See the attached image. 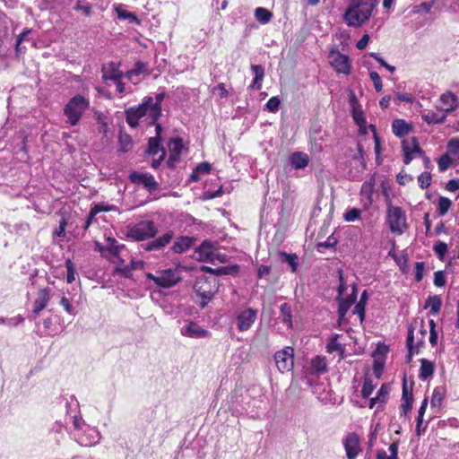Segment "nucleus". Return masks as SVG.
Masks as SVG:
<instances>
[{"label": "nucleus", "instance_id": "obj_1", "mask_svg": "<svg viewBox=\"0 0 459 459\" xmlns=\"http://www.w3.org/2000/svg\"><path fill=\"white\" fill-rule=\"evenodd\" d=\"M164 100V93H159L152 97H147L143 102L135 108L126 111V121L132 127H136L141 123L154 125L161 114V102Z\"/></svg>", "mask_w": 459, "mask_h": 459}, {"label": "nucleus", "instance_id": "obj_2", "mask_svg": "<svg viewBox=\"0 0 459 459\" xmlns=\"http://www.w3.org/2000/svg\"><path fill=\"white\" fill-rule=\"evenodd\" d=\"M377 0H350L342 18L349 27L358 28L369 21Z\"/></svg>", "mask_w": 459, "mask_h": 459}, {"label": "nucleus", "instance_id": "obj_3", "mask_svg": "<svg viewBox=\"0 0 459 459\" xmlns=\"http://www.w3.org/2000/svg\"><path fill=\"white\" fill-rule=\"evenodd\" d=\"M385 221L390 231L398 236L403 235L408 229L405 212L391 204L387 205Z\"/></svg>", "mask_w": 459, "mask_h": 459}, {"label": "nucleus", "instance_id": "obj_4", "mask_svg": "<svg viewBox=\"0 0 459 459\" xmlns=\"http://www.w3.org/2000/svg\"><path fill=\"white\" fill-rule=\"evenodd\" d=\"M88 108L89 100L80 94L73 97L64 108L67 123L71 126H76Z\"/></svg>", "mask_w": 459, "mask_h": 459}, {"label": "nucleus", "instance_id": "obj_5", "mask_svg": "<svg viewBox=\"0 0 459 459\" xmlns=\"http://www.w3.org/2000/svg\"><path fill=\"white\" fill-rule=\"evenodd\" d=\"M194 290L202 299L200 302L201 307H204L218 290V282L215 278L203 276L195 281Z\"/></svg>", "mask_w": 459, "mask_h": 459}, {"label": "nucleus", "instance_id": "obj_6", "mask_svg": "<svg viewBox=\"0 0 459 459\" xmlns=\"http://www.w3.org/2000/svg\"><path fill=\"white\" fill-rule=\"evenodd\" d=\"M158 230L152 221H141L138 223L128 226L127 237L135 240L142 241L151 238L156 235Z\"/></svg>", "mask_w": 459, "mask_h": 459}, {"label": "nucleus", "instance_id": "obj_7", "mask_svg": "<svg viewBox=\"0 0 459 459\" xmlns=\"http://www.w3.org/2000/svg\"><path fill=\"white\" fill-rule=\"evenodd\" d=\"M197 255L201 261L213 264L217 263L223 264L228 261L227 255L221 253L219 248L208 241L202 243L197 250Z\"/></svg>", "mask_w": 459, "mask_h": 459}, {"label": "nucleus", "instance_id": "obj_8", "mask_svg": "<svg viewBox=\"0 0 459 459\" xmlns=\"http://www.w3.org/2000/svg\"><path fill=\"white\" fill-rule=\"evenodd\" d=\"M328 59L329 64L337 74H351L352 65L349 56L333 49L329 53Z\"/></svg>", "mask_w": 459, "mask_h": 459}, {"label": "nucleus", "instance_id": "obj_9", "mask_svg": "<svg viewBox=\"0 0 459 459\" xmlns=\"http://www.w3.org/2000/svg\"><path fill=\"white\" fill-rule=\"evenodd\" d=\"M146 277L147 279L153 281L156 285L162 288H170L179 281L178 272L172 269L162 271L159 273L158 275L148 273H146Z\"/></svg>", "mask_w": 459, "mask_h": 459}, {"label": "nucleus", "instance_id": "obj_10", "mask_svg": "<svg viewBox=\"0 0 459 459\" xmlns=\"http://www.w3.org/2000/svg\"><path fill=\"white\" fill-rule=\"evenodd\" d=\"M350 104L351 108L352 118L356 125L359 126V134H367L368 128L369 127L367 126V120L364 112L353 92H351L350 94Z\"/></svg>", "mask_w": 459, "mask_h": 459}, {"label": "nucleus", "instance_id": "obj_11", "mask_svg": "<svg viewBox=\"0 0 459 459\" xmlns=\"http://www.w3.org/2000/svg\"><path fill=\"white\" fill-rule=\"evenodd\" d=\"M294 351L291 347H286L274 355L277 368L281 373L290 371L294 365Z\"/></svg>", "mask_w": 459, "mask_h": 459}, {"label": "nucleus", "instance_id": "obj_12", "mask_svg": "<svg viewBox=\"0 0 459 459\" xmlns=\"http://www.w3.org/2000/svg\"><path fill=\"white\" fill-rule=\"evenodd\" d=\"M81 446H91L100 442V434L96 428L86 426L84 429L74 433Z\"/></svg>", "mask_w": 459, "mask_h": 459}, {"label": "nucleus", "instance_id": "obj_13", "mask_svg": "<svg viewBox=\"0 0 459 459\" xmlns=\"http://www.w3.org/2000/svg\"><path fill=\"white\" fill-rule=\"evenodd\" d=\"M180 333L188 338L203 339L210 336V333L197 323L189 321L180 329Z\"/></svg>", "mask_w": 459, "mask_h": 459}, {"label": "nucleus", "instance_id": "obj_14", "mask_svg": "<svg viewBox=\"0 0 459 459\" xmlns=\"http://www.w3.org/2000/svg\"><path fill=\"white\" fill-rule=\"evenodd\" d=\"M438 102V108L441 109V111L446 113V117L448 114L454 112L459 106L458 97L450 91H446L441 94Z\"/></svg>", "mask_w": 459, "mask_h": 459}, {"label": "nucleus", "instance_id": "obj_15", "mask_svg": "<svg viewBox=\"0 0 459 459\" xmlns=\"http://www.w3.org/2000/svg\"><path fill=\"white\" fill-rule=\"evenodd\" d=\"M347 459H356L361 452L360 440L356 433H350L343 440Z\"/></svg>", "mask_w": 459, "mask_h": 459}, {"label": "nucleus", "instance_id": "obj_16", "mask_svg": "<svg viewBox=\"0 0 459 459\" xmlns=\"http://www.w3.org/2000/svg\"><path fill=\"white\" fill-rule=\"evenodd\" d=\"M257 310L248 307L241 311L237 316V326L240 332L247 331L255 323Z\"/></svg>", "mask_w": 459, "mask_h": 459}, {"label": "nucleus", "instance_id": "obj_17", "mask_svg": "<svg viewBox=\"0 0 459 459\" xmlns=\"http://www.w3.org/2000/svg\"><path fill=\"white\" fill-rule=\"evenodd\" d=\"M123 77V72L119 69V64L108 62L102 66V79L104 82L117 81Z\"/></svg>", "mask_w": 459, "mask_h": 459}, {"label": "nucleus", "instance_id": "obj_18", "mask_svg": "<svg viewBox=\"0 0 459 459\" xmlns=\"http://www.w3.org/2000/svg\"><path fill=\"white\" fill-rule=\"evenodd\" d=\"M182 150L183 142L180 138L172 139L169 143V157L168 160V164L169 167H174L176 163L179 160Z\"/></svg>", "mask_w": 459, "mask_h": 459}, {"label": "nucleus", "instance_id": "obj_19", "mask_svg": "<svg viewBox=\"0 0 459 459\" xmlns=\"http://www.w3.org/2000/svg\"><path fill=\"white\" fill-rule=\"evenodd\" d=\"M50 298L51 290L49 288L39 290L33 305V313L39 314L41 312L48 306Z\"/></svg>", "mask_w": 459, "mask_h": 459}, {"label": "nucleus", "instance_id": "obj_20", "mask_svg": "<svg viewBox=\"0 0 459 459\" xmlns=\"http://www.w3.org/2000/svg\"><path fill=\"white\" fill-rule=\"evenodd\" d=\"M403 162L405 164L411 163V161L414 159V157L419 154L422 155L423 152L420 148V146L416 143L414 140L411 142H403Z\"/></svg>", "mask_w": 459, "mask_h": 459}, {"label": "nucleus", "instance_id": "obj_21", "mask_svg": "<svg viewBox=\"0 0 459 459\" xmlns=\"http://www.w3.org/2000/svg\"><path fill=\"white\" fill-rule=\"evenodd\" d=\"M130 178L133 182L141 183L149 189H156L158 186L157 182L152 175L133 172L130 175Z\"/></svg>", "mask_w": 459, "mask_h": 459}, {"label": "nucleus", "instance_id": "obj_22", "mask_svg": "<svg viewBox=\"0 0 459 459\" xmlns=\"http://www.w3.org/2000/svg\"><path fill=\"white\" fill-rule=\"evenodd\" d=\"M173 232L168 231L162 236L159 237L158 238L152 240V242L148 243L145 250L146 251H152V250H158L165 246H167L173 238Z\"/></svg>", "mask_w": 459, "mask_h": 459}, {"label": "nucleus", "instance_id": "obj_23", "mask_svg": "<svg viewBox=\"0 0 459 459\" xmlns=\"http://www.w3.org/2000/svg\"><path fill=\"white\" fill-rule=\"evenodd\" d=\"M421 117L429 125L441 124L446 119V113L441 111L439 108L437 110H429L422 113Z\"/></svg>", "mask_w": 459, "mask_h": 459}, {"label": "nucleus", "instance_id": "obj_24", "mask_svg": "<svg viewBox=\"0 0 459 459\" xmlns=\"http://www.w3.org/2000/svg\"><path fill=\"white\" fill-rule=\"evenodd\" d=\"M251 71L254 74V80L250 88L258 91L262 88V82L264 77V68L261 65H252Z\"/></svg>", "mask_w": 459, "mask_h": 459}, {"label": "nucleus", "instance_id": "obj_25", "mask_svg": "<svg viewBox=\"0 0 459 459\" xmlns=\"http://www.w3.org/2000/svg\"><path fill=\"white\" fill-rule=\"evenodd\" d=\"M392 130L394 135L403 137L411 132V126L403 119H394L392 123Z\"/></svg>", "mask_w": 459, "mask_h": 459}, {"label": "nucleus", "instance_id": "obj_26", "mask_svg": "<svg viewBox=\"0 0 459 459\" xmlns=\"http://www.w3.org/2000/svg\"><path fill=\"white\" fill-rule=\"evenodd\" d=\"M412 407V394L407 389L406 383H403V397L400 410L402 414L406 416L411 410Z\"/></svg>", "mask_w": 459, "mask_h": 459}, {"label": "nucleus", "instance_id": "obj_27", "mask_svg": "<svg viewBox=\"0 0 459 459\" xmlns=\"http://www.w3.org/2000/svg\"><path fill=\"white\" fill-rule=\"evenodd\" d=\"M309 158L307 154L303 152H295L290 156L291 166L295 169H302L308 164Z\"/></svg>", "mask_w": 459, "mask_h": 459}, {"label": "nucleus", "instance_id": "obj_28", "mask_svg": "<svg viewBox=\"0 0 459 459\" xmlns=\"http://www.w3.org/2000/svg\"><path fill=\"white\" fill-rule=\"evenodd\" d=\"M279 319L287 326V328L292 327L291 307L288 303L281 305Z\"/></svg>", "mask_w": 459, "mask_h": 459}, {"label": "nucleus", "instance_id": "obj_29", "mask_svg": "<svg viewBox=\"0 0 459 459\" xmlns=\"http://www.w3.org/2000/svg\"><path fill=\"white\" fill-rule=\"evenodd\" d=\"M420 361V368L419 377L421 380H427L434 373V368H435L434 364L426 359H421Z\"/></svg>", "mask_w": 459, "mask_h": 459}, {"label": "nucleus", "instance_id": "obj_30", "mask_svg": "<svg viewBox=\"0 0 459 459\" xmlns=\"http://www.w3.org/2000/svg\"><path fill=\"white\" fill-rule=\"evenodd\" d=\"M389 394V387L386 385H382L377 391L376 397L371 398L369 402V408H373L376 404H383L386 402Z\"/></svg>", "mask_w": 459, "mask_h": 459}, {"label": "nucleus", "instance_id": "obj_31", "mask_svg": "<svg viewBox=\"0 0 459 459\" xmlns=\"http://www.w3.org/2000/svg\"><path fill=\"white\" fill-rule=\"evenodd\" d=\"M355 287H351V296L347 298H339L340 299V305H339V313L341 316H343L344 314L347 312V310L350 308V307L354 303L355 301Z\"/></svg>", "mask_w": 459, "mask_h": 459}, {"label": "nucleus", "instance_id": "obj_32", "mask_svg": "<svg viewBox=\"0 0 459 459\" xmlns=\"http://www.w3.org/2000/svg\"><path fill=\"white\" fill-rule=\"evenodd\" d=\"M192 245V239L188 237H180L178 238L172 246V250L174 253H183L187 250Z\"/></svg>", "mask_w": 459, "mask_h": 459}, {"label": "nucleus", "instance_id": "obj_33", "mask_svg": "<svg viewBox=\"0 0 459 459\" xmlns=\"http://www.w3.org/2000/svg\"><path fill=\"white\" fill-rule=\"evenodd\" d=\"M389 453L390 455H387V453L385 450H379L377 454V459H398V443L393 442L389 446Z\"/></svg>", "mask_w": 459, "mask_h": 459}, {"label": "nucleus", "instance_id": "obj_34", "mask_svg": "<svg viewBox=\"0 0 459 459\" xmlns=\"http://www.w3.org/2000/svg\"><path fill=\"white\" fill-rule=\"evenodd\" d=\"M311 369L317 374L325 373L327 370V362L325 358L316 356L311 361Z\"/></svg>", "mask_w": 459, "mask_h": 459}, {"label": "nucleus", "instance_id": "obj_35", "mask_svg": "<svg viewBox=\"0 0 459 459\" xmlns=\"http://www.w3.org/2000/svg\"><path fill=\"white\" fill-rule=\"evenodd\" d=\"M254 14H255V19L261 24L268 23L273 18V13L269 10H267L266 8H264V7H257L255 10Z\"/></svg>", "mask_w": 459, "mask_h": 459}, {"label": "nucleus", "instance_id": "obj_36", "mask_svg": "<svg viewBox=\"0 0 459 459\" xmlns=\"http://www.w3.org/2000/svg\"><path fill=\"white\" fill-rule=\"evenodd\" d=\"M442 301L439 296H431L426 300L425 307L430 308V313L433 316L437 315L440 311Z\"/></svg>", "mask_w": 459, "mask_h": 459}, {"label": "nucleus", "instance_id": "obj_37", "mask_svg": "<svg viewBox=\"0 0 459 459\" xmlns=\"http://www.w3.org/2000/svg\"><path fill=\"white\" fill-rule=\"evenodd\" d=\"M406 346L408 349V357H409V359H411L414 353H418V349L414 345V333H413L412 326H410L408 329Z\"/></svg>", "mask_w": 459, "mask_h": 459}, {"label": "nucleus", "instance_id": "obj_38", "mask_svg": "<svg viewBox=\"0 0 459 459\" xmlns=\"http://www.w3.org/2000/svg\"><path fill=\"white\" fill-rule=\"evenodd\" d=\"M279 255L281 260L289 264L291 271L294 273L298 268V256L295 254H288L285 252H280Z\"/></svg>", "mask_w": 459, "mask_h": 459}, {"label": "nucleus", "instance_id": "obj_39", "mask_svg": "<svg viewBox=\"0 0 459 459\" xmlns=\"http://www.w3.org/2000/svg\"><path fill=\"white\" fill-rule=\"evenodd\" d=\"M445 397V390L443 387H436L433 391L430 404L432 407H439Z\"/></svg>", "mask_w": 459, "mask_h": 459}, {"label": "nucleus", "instance_id": "obj_40", "mask_svg": "<svg viewBox=\"0 0 459 459\" xmlns=\"http://www.w3.org/2000/svg\"><path fill=\"white\" fill-rule=\"evenodd\" d=\"M433 251L437 255L439 260L445 261L446 255L448 251V246L443 241H437L433 246Z\"/></svg>", "mask_w": 459, "mask_h": 459}, {"label": "nucleus", "instance_id": "obj_41", "mask_svg": "<svg viewBox=\"0 0 459 459\" xmlns=\"http://www.w3.org/2000/svg\"><path fill=\"white\" fill-rule=\"evenodd\" d=\"M452 202L447 197L441 196L437 203V212L440 216H444L451 208Z\"/></svg>", "mask_w": 459, "mask_h": 459}, {"label": "nucleus", "instance_id": "obj_42", "mask_svg": "<svg viewBox=\"0 0 459 459\" xmlns=\"http://www.w3.org/2000/svg\"><path fill=\"white\" fill-rule=\"evenodd\" d=\"M115 9L119 19L129 20L130 22H138V19L134 13L124 10L121 6H117Z\"/></svg>", "mask_w": 459, "mask_h": 459}, {"label": "nucleus", "instance_id": "obj_43", "mask_svg": "<svg viewBox=\"0 0 459 459\" xmlns=\"http://www.w3.org/2000/svg\"><path fill=\"white\" fill-rule=\"evenodd\" d=\"M161 150L162 149L160 148V137H151L149 139L148 153L151 155H156L159 152H161Z\"/></svg>", "mask_w": 459, "mask_h": 459}, {"label": "nucleus", "instance_id": "obj_44", "mask_svg": "<svg viewBox=\"0 0 459 459\" xmlns=\"http://www.w3.org/2000/svg\"><path fill=\"white\" fill-rule=\"evenodd\" d=\"M361 211L358 208H351L347 210L343 214V219L346 221L353 222L360 218Z\"/></svg>", "mask_w": 459, "mask_h": 459}, {"label": "nucleus", "instance_id": "obj_45", "mask_svg": "<svg viewBox=\"0 0 459 459\" xmlns=\"http://www.w3.org/2000/svg\"><path fill=\"white\" fill-rule=\"evenodd\" d=\"M337 339H338V335H335L329 340V342L326 345V350L329 353H333L335 351L342 353L343 349H342V345L338 342Z\"/></svg>", "mask_w": 459, "mask_h": 459}, {"label": "nucleus", "instance_id": "obj_46", "mask_svg": "<svg viewBox=\"0 0 459 459\" xmlns=\"http://www.w3.org/2000/svg\"><path fill=\"white\" fill-rule=\"evenodd\" d=\"M112 210H114L113 206H110L105 203L97 204L91 209V218H94L99 212H109Z\"/></svg>", "mask_w": 459, "mask_h": 459}, {"label": "nucleus", "instance_id": "obj_47", "mask_svg": "<svg viewBox=\"0 0 459 459\" xmlns=\"http://www.w3.org/2000/svg\"><path fill=\"white\" fill-rule=\"evenodd\" d=\"M121 248H123V246L120 247L118 245H116V240L113 239L109 247L105 249H102L101 253L103 255H108L106 252H108L113 257H117Z\"/></svg>", "mask_w": 459, "mask_h": 459}, {"label": "nucleus", "instance_id": "obj_48", "mask_svg": "<svg viewBox=\"0 0 459 459\" xmlns=\"http://www.w3.org/2000/svg\"><path fill=\"white\" fill-rule=\"evenodd\" d=\"M452 164V160L448 153L442 155L437 160L438 169L443 172L446 171Z\"/></svg>", "mask_w": 459, "mask_h": 459}, {"label": "nucleus", "instance_id": "obj_49", "mask_svg": "<svg viewBox=\"0 0 459 459\" xmlns=\"http://www.w3.org/2000/svg\"><path fill=\"white\" fill-rule=\"evenodd\" d=\"M360 194L362 196L366 197L368 201V204H372V194H373V185L371 183L365 182L360 190Z\"/></svg>", "mask_w": 459, "mask_h": 459}, {"label": "nucleus", "instance_id": "obj_50", "mask_svg": "<svg viewBox=\"0 0 459 459\" xmlns=\"http://www.w3.org/2000/svg\"><path fill=\"white\" fill-rule=\"evenodd\" d=\"M375 389V385L372 383V380L369 378H366L363 383L361 394L364 398L370 396Z\"/></svg>", "mask_w": 459, "mask_h": 459}, {"label": "nucleus", "instance_id": "obj_51", "mask_svg": "<svg viewBox=\"0 0 459 459\" xmlns=\"http://www.w3.org/2000/svg\"><path fill=\"white\" fill-rule=\"evenodd\" d=\"M74 10L82 12L86 16H90L91 14V7L86 0H78L74 6Z\"/></svg>", "mask_w": 459, "mask_h": 459}, {"label": "nucleus", "instance_id": "obj_52", "mask_svg": "<svg viewBox=\"0 0 459 459\" xmlns=\"http://www.w3.org/2000/svg\"><path fill=\"white\" fill-rule=\"evenodd\" d=\"M418 183L420 188H428L431 184V175L429 172H423L418 177Z\"/></svg>", "mask_w": 459, "mask_h": 459}, {"label": "nucleus", "instance_id": "obj_53", "mask_svg": "<svg viewBox=\"0 0 459 459\" xmlns=\"http://www.w3.org/2000/svg\"><path fill=\"white\" fill-rule=\"evenodd\" d=\"M65 268L67 271V282L72 283L75 280V267L72 260L67 259L65 261Z\"/></svg>", "mask_w": 459, "mask_h": 459}, {"label": "nucleus", "instance_id": "obj_54", "mask_svg": "<svg viewBox=\"0 0 459 459\" xmlns=\"http://www.w3.org/2000/svg\"><path fill=\"white\" fill-rule=\"evenodd\" d=\"M414 97L411 93L396 92L394 96V102L400 104L401 102L412 103Z\"/></svg>", "mask_w": 459, "mask_h": 459}, {"label": "nucleus", "instance_id": "obj_55", "mask_svg": "<svg viewBox=\"0 0 459 459\" xmlns=\"http://www.w3.org/2000/svg\"><path fill=\"white\" fill-rule=\"evenodd\" d=\"M120 151L127 152L132 146V140L128 134H121L119 136Z\"/></svg>", "mask_w": 459, "mask_h": 459}, {"label": "nucleus", "instance_id": "obj_56", "mask_svg": "<svg viewBox=\"0 0 459 459\" xmlns=\"http://www.w3.org/2000/svg\"><path fill=\"white\" fill-rule=\"evenodd\" d=\"M447 153L459 155V139L453 138L447 143Z\"/></svg>", "mask_w": 459, "mask_h": 459}, {"label": "nucleus", "instance_id": "obj_57", "mask_svg": "<svg viewBox=\"0 0 459 459\" xmlns=\"http://www.w3.org/2000/svg\"><path fill=\"white\" fill-rule=\"evenodd\" d=\"M369 77L374 83L375 90L377 92H380L383 89V83L380 75L377 72L372 71L369 73Z\"/></svg>", "mask_w": 459, "mask_h": 459}, {"label": "nucleus", "instance_id": "obj_58", "mask_svg": "<svg viewBox=\"0 0 459 459\" xmlns=\"http://www.w3.org/2000/svg\"><path fill=\"white\" fill-rule=\"evenodd\" d=\"M281 104V100L278 97H272L267 101L265 107L271 112H277Z\"/></svg>", "mask_w": 459, "mask_h": 459}, {"label": "nucleus", "instance_id": "obj_59", "mask_svg": "<svg viewBox=\"0 0 459 459\" xmlns=\"http://www.w3.org/2000/svg\"><path fill=\"white\" fill-rule=\"evenodd\" d=\"M433 6V2H423L414 7L416 13H428Z\"/></svg>", "mask_w": 459, "mask_h": 459}, {"label": "nucleus", "instance_id": "obj_60", "mask_svg": "<svg viewBox=\"0 0 459 459\" xmlns=\"http://www.w3.org/2000/svg\"><path fill=\"white\" fill-rule=\"evenodd\" d=\"M365 301L359 300L354 307V313L359 316L360 322H363L365 318Z\"/></svg>", "mask_w": 459, "mask_h": 459}, {"label": "nucleus", "instance_id": "obj_61", "mask_svg": "<svg viewBox=\"0 0 459 459\" xmlns=\"http://www.w3.org/2000/svg\"><path fill=\"white\" fill-rule=\"evenodd\" d=\"M425 265L422 262H417L415 264V280L420 281L423 279Z\"/></svg>", "mask_w": 459, "mask_h": 459}, {"label": "nucleus", "instance_id": "obj_62", "mask_svg": "<svg viewBox=\"0 0 459 459\" xmlns=\"http://www.w3.org/2000/svg\"><path fill=\"white\" fill-rule=\"evenodd\" d=\"M434 284L437 287H443L446 284V278L442 271L434 273Z\"/></svg>", "mask_w": 459, "mask_h": 459}, {"label": "nucleus", "instance_id": "obj_63", "mask_svg": "<svg viewBox=\"0 0 459 459\" xmlns=\"http://www.w3.org/2000/svg\"><path fill=\"white\" fill-rule=\"evenodd\" d=\"M372 57H374L382 66L386 68L389 72L394 73L395 70L394 66L388 65L382 57H380L377 54L372 53L370 54Z\"/></svg>", "mask_w": 459, "mask_h": 459}, {"label": "nucleus", "instance_id": "obj_64", "mask_svg": "<svg viewBox=\"0 0 459 459\" xmlns=\"http://www.w3.org/2000/svg\"><path fill=\"white\" fill-rule=\"evenodd\" d=\"M446 190L449 192H455L459 190V178H454L446 183Z\"/></svg>", "mask_w": 459, "mask_h": 459}]
</instances>
